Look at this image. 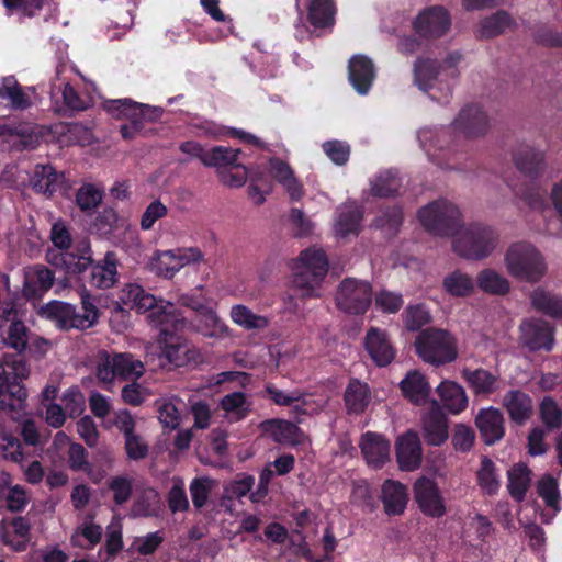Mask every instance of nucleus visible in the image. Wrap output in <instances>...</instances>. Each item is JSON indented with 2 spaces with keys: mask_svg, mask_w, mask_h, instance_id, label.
<instances>
[{
  "mask_svg": "<svg viewBox=\"0 0 562 562\" xmlns=\"http://www.w3.org/2000/svg\"><path fill=\"white\" fill-rule=\"evenodd\" d=\"M161 501L159 493L149 487L145 488L133 505V513L136 516H154L160 509Z\"/></svg>",
  "mask_w": 562,
  "mask_h": 562,
  "instance_id": "obj_52",
  "label": "nucleus"
},
{
  "mask_svg": "<svg viewBox=\"0 0 562 562\" xmlns=\"http://www.w3.org/2000/svg\"><path fill=\"white\" fill-rule=\"evenodd\" d=\"M400 187L401 180L397 177V173L393 171H384L371 182V192L376 196H391L397 193Z\"/></svg>",
  "mask_w": 562,
  "mask_h": 562,
  "instance_id": "obj_54",
  "label": "nucleus"
},
{
  "mask_svg": "<svg viewBox=\"0 0 562 562\" xmlns=\"http://www.w3.org/2000/svg\"><path fill=\"white\" fill-rule=\"evenodd\" d=\"M82 305V313L79 314L76 307L61 301H50L38 310L41 317L53 321L59 328L87 329L92 327L99 317L98 308L91 301L88 291L82 288L79 292Z\"/></svg>",
  "mask_w": 562,
  "mask_h": 562,
  "instance_id": "obj_6",
  "label": "nucleus"
},
{
  "mask_svg": "<svg viewBox=\"0 0 562 562\" xmlns=\"http://www.w3.org/2000/svg\"><path fill=\"white\" fill-rule=\"evenodd\" d=\"M182 304L190 306L198 312L196 330L203 336L214 339H224L231 336V329L227 324L220 318L217 313L200 303H191L187 297H182Z\"/></svg>",
  "mask_w": 562,
  "mask_h": 562,
  "instance_id": "obj_16",
  "label": "nucleus"
},
{
  "mask_svg": "<svg viewBox=\"0 0 562 562\" xmlns=\"http://www.w3.org/2000/svg\"><path fill=\"white\" fill-rule=\"evenodd\" d=\"M462 376L477 395H490L499 389L498 378L484 369H465Z\"/></svg>",
  "mask_w": 562,
  "mask_h": 562,
  "instance_id": "obj_38",
  "label": "nucleus"
},
{
  "mask_svg": "<svg viewBox=\"0 0 562 562\" xmlns=\"http://www.w3.org/2000/svg\"><path fill=\"white\" fill-rule=\"evenodd\" d=\"M252 403L243 392H233L225 395L220 407L224 412V416L229 422L236 423L247 417L251 409Z\"/></svg>",
  "mask_w": 562,
  "mask_h": 562,
  "instance_id": "obj_36",
  "label": "nucleus"
},
{
  "mask_svg": "<svg viewBox=\"0 0 562 562\" xmlns=\"http://www.w3.org/2000/svg\"><path fill=\"white\" fill-rule=\"evenodd\" d=\"M476 284L483 292L493 295H505L510 290L508 279L492 268H485L477 273Z\"/></svg>",
  "mask_w": 562,
  "mask_h": 562,
  "instance_id": "obj_40",
  "label": "nucleus"
},
{
  "mask_svg": "<svg viewBox=\"0 0 562 562\" xmlns=\"http://www.w3.org/2000/svg\"><path fill=\"white\" fill-rule=\"evenodd\" d=\"M30 526L25 518H14L10 524H0V539L15 551L25 549L29 541Z\"/></svg>",
  "mask_w": 562,
  "mask_h": 562,
  "instance_id": "obj_31",
  "label": "nucleus"
},
{
  "mask_svg": "<svg viewBox=\"0 0 562 562\" xmlns=\"http://www.w3.org/2000/svg\"><path fill=\"white\" fill-rule=\"evenodd\" d=\"M512 191L531 209L539 210L544 204L543 195L535 184L528 183L520 188L512 187Z\"/></svg>",
  "mask_w": 562,
  "mask_h": 562,
  "instance_id": "obj_63",
  "label": "nucleus"
},
{
  "mask_svg": "<svg viewBox=\"0 0 562 562\" xmlns=\"http://www.w3.org/2000/svg\"><path fill=\"white\" fill-rule=\"evenodd\" d=\"M349 80L359 94H367L375 78L372 61L362 55L355 56L349 61Z\"/></svg>",
  "mask_w": 562,
  "mask_h": 562,
  "instance_id": "obj_26",
  "label": "nucleus"
},
{
  "mask_svg": "<svg viewBox=\"0 0 562 562\" xmlns=\"http://www.w3.org/2000/svg\"><path fill=\"white\" fill-rule=\"evenodd\" d=\"M499 245L498 231L486 224H473L456 232L452 248L456 254L469 260H483L490 257Z\"/></svg>",
  "mask_w": 562,
  "mask_h": 562,
  "instance_id": "obj_5",
  "label": "nucleus"
},
{
  "mask_svg": "<svg viewBox=\"0 0 562 562\" xmlns=\"http://www.w3.org/2000/svg\"><path fill=\"white\" fill-rule=\"evenodd\" d=\"M403 321L408 330L415 331L430 321V315L424 305H409L403 314Z\"/></svg>",
  "mask_w": 562,
  "mask_h": 562,
  "instance_id": "obj_57",
  "label": "nucleus"
},
{
  "mask_svg": "<svg viewBox=\"0 0 562 562\" xmlns=\"http://www.w3.org/2000/svg\"><path fill=\"white\" fill-rule=\"evenodd\" d=\"M239 155V149L216 146L206 150V155L203 156V165L206 167L229 168L238 162Z\"/></svg>",
  "mask_w": 562,
  "mask_h": 562,
  "instance_id": "obj_47",
  "label": "nucleus"
},
{
  "mask_svg": "<svg viewBox=\"0 0 562 562\" xmlns=\"http://www.w3.org/2000/svg\"><path fill=\"white\" fill-rule=\"evenodd\" d=\"M63 181V175L57 173L52 166L38 165L33 171L30 184L36 192L52 195L60 188Z\"/></svg>",
  "mask_w": 562,
  "mask_h": 562,
  "instance_id": "obj_33",
  "label": "nucleus"
},
{
  "mask_svg": "<svg viewBox=\"0 0 562 562\" xmlns=\"http://www.w3.org/2000/svg\"><path fill=\"white\" fill-rule=\"evenodd\" d=\"M0 98L8 101L13 109L23 110L31 105L29 95L22 90L13 76L2 78L0 82Z\"/></svg>",
  "mask_w": 562,
  "mask_h": 562,
  "instance_id": "obj_45",
  "label": "nucleus"
},
{
  "mask_svg": "<svg viewBox=\"0 0 562 562\" xmlns=\"http://www.w3.org/2000/svg\"><path fill=\"white\" fill-rule=\"evenodd\" d=\"M267 431L274 441L283 445H299L303 441V434L300 428L285 420H269L263 424Z\"/></svg>",
  "mask_w": 562,
  "mask_h": 562,
  "instance_id": "obj_37",
  "label": "nucleus"
},
{
  "mask_svg": "<svg viewBox=\"0 0 562 562\" xmlns=\"http://www.w3.org/2000/svg\"><path fill=\"white\" fill-rule=\"evenodd\" d=\"M513 24L510 15L499 11L482 20L477 33L481 37H494L510 29Z\"/></svg>",
  "mask_w": 562,
  "mask_h": 562,
  "instance_id": "obj_50",
  "label": "nucleus"
},
{
  "mask_svg": "<svg viewBox=\"0 0 562 562\" xmlns=\"http://www.w3.org/2000/svg\"><path fill=\"white\" fill-rule=\"evenodd\" d=\"M328 272L325 251L317 247L303 250L293 265L292 288L303 299L322 295V283Z\"/></svg>",
  "mask_w": 562,
  "mask_h": 562,
  "instance_id": "obj_3",
  "label": "nucleus"
},
{
  "mask_svg": "<svg viewBox=\"0 0 562 562\" xmlns=\"http://www.w3.org/2000/svg\"><path fill=\"white\" fill-rule=\"evenodd\" d=\"M54 280V273L47 267H27L24 269L23 293L27 297H41L53 286Z\"/></svg>",
  "mask_w": 562,
  "mask_h": 562,
  "instance_id": "obj_25",
  "label": "nucleus"
},
{
  "mask_svg": "<svg viewBox=\"0 0 562 562\" xmlns=\"http://www.w3.org/2000/svg\"><path fill=\"white\" fill-rule=\"evenodd\" d=\"M418 220L429 233L438 236L453 237L461 227V212L453 203L439 200L422 207Z\"/></svg>",
  "mask_w": 562,
  "mask_h": 562,
  "instance_id": "obj_9",
  "label": "nucleus"
},
{
  "mask_svg": "<svg viewBox=\"0 0 562 562\" xmlns=\"http://www.w3.org/2000/svg\"><path fill=\"white\" fill-rule=\"evenodd\" d=\"M476 480L485 494L494 495L499 490L501 481L495 464L486 457L481 460V465L476 472Z\"/></svg>",
  "mask_w": 562,
  "mask_h": 562,
  "instance_id": "obj_48",
  "label": "nucleus"
},
{
  "mask_svg": "<svg viewBox=\"0 0 562 562\" xmlns=\"http://www.w3.org/2000/svg\"><path fill=\"white\" fill-rule=\"evenodd\" d=\"M442 288L453 297H467L474 293L475 282L470 274L456 270L443 278Z\"/></svg>",
  "mask_w": 562,
  "mask_h": 562,
  "instance_id": "obj_41",
  "label": "nucleus"
},
{
  "mask_svg": "<svg viewBox=\"0 0 562 562\" xmlns=\"http://www.w3.org/2000/svg\"><path fill=\"white\" fill-rule=\"evenodd\" d=\"M414 501L427 517L440 518L447 514V504L438 483L427 476L418 477L413 484Z\"/></svg>",
  "mask_w": 562,
  "mask_h": 562,
  "instance_id": "obj_13",
  "label": "nucleus"
},
{
  "mask_svg": "<svg viewBox=\"0 0 562 562\" xmlns=\"http://www.w3.org/2000/svg\"><path fill=\"white\" fill-rule=\"evenodd\" d=\"M133 130L138 131L144 121H155L161 115V109L134 102L130 108Z\"/></svg>",
  "mask_w": 562,
  "mask_h": 562,
  "instance_id": "obj_58",
  "label": "nucleus"
},
{
  "mask_svg": "<svg viewBox=\"0 0 562 562\" xmlns=\"http://www.w3.org/2000/svg\"><path fill=\"white\" fill-rule=\"evenodd\" d=\"M109 490L113 494V501L116 505L125 504L133 491V480L127 476H114L108 483Z\"/></svg>",
  "mask_w": 562,
  "mask_h": 562,
  "instance_id": "obj_59",
  "label": "nucleus"
},
{
  "mask_svg": "<svg viewBox=\"0 0 562 562\" xmlns=\"http://www.w3.org/2000/svg\"><path fill=\"white\" fill-rule=\"evenodd\" d=\"M414 30L424 37H440L451 25L448 11L441 5L424 9L415 19Z\"/></svg>",
  "mask_w": 562,
  "mask_h": 562,
  "instance_id": "obj_15",
  "label": "nucleus"
},
{
  "mask_svg": "<svg viewBox=\"0 0 562 562\" xmlns=\"http://www.w3.org/2000/svg\"><path fill=\"white\" fill-rule=\"evenodd\" d=\"M396 458L400 469L414 471L422 463V445L416 432L408 431L396 441Z\"/></svg>",
  "mask_w": 562,
  "mask_h": 562,
  "instance_id": "obj_21",
  "label": "nucleus"
},
{
  "mask_svg": "<svg viewBox=\"0 0 562 562\" xmlns=\"http://www.w3.org/2000/svg\"><path fill=\"white\" fill-rule=\"evenodd\" d=\"M229 317L234 324L245 330H261L268 327L269 318L254 313L244 304H235L231 307Z\"/></svg>",
  "mask_w": 562,
  "mask_h": 562,
  "instance_id": "obj_39",
  "label": "nucleus"
},
{
  "mask_svg": "<svg viewBox=\"0 0 562 562\" xmlns=\"http://www.w3.org/2000/svg\"><path fill=\"white\" fill-rule=\"evenodd\" d=\"M509 419L516 425H525L533 414L532 398L520 390L508 391L502 400Z\"/></svg>",
  "mask_w": 562,
  "mask_h": 562,
  "instance_id": "obj_22",
  "label": "nucleus"
},
{
  "mask_svg": "<svg viewBox=\"0 0 562 562\" xmlns=\"http://www.w3.org/2000/svg\"><path fill=\"white\" fill-rule=\"evenodd\" d=\"M201 263H205V256L199 247H178L155 251L149 260V269L156 276L170 280L184 267Z\"/></svg>",
  "mask_w": 562,
  "mask_h": 562,
  "instance_id": "obj_8",
  "label": "nucleus"
},
{
  "mask_svg": "<svg viewBox=\"0 0 562 562\" xmlns=\"http://www.w3.org/2000/svg\"><path fill=\"white\" fill-rule=\"evenodd\" d=\"M91 284L99 289H109L117 280V259L113 252H106L103 260L94 265L90 273Z\"/></svg>",
  "mask_w": 562,
  "mask_h": 562,
  "instance_id": "obj_34",
  "label": "nucleus"
},
{
  "mask_svg": "<svg viewBox=\"0 0 562 562\" xmlns=\"http://www.w3.org/2000/svg\"><path fill=\"white\" fill-rule=\"evenodd\" d=\"M422 426L426 441L431 446H440L448 439V423L445 414L436 402L423 416Z\"/></svg>",
  "mask_w": 562,
  "mask_h": 562,
  "instance_id": "obj_23",
  "label": "nucleus"
},
{
  "mask_svg": "<svg viewBox=\"0 0 562 562\" xmlns=\"http://www.w3.org/2000/svg\"><path fill=\"white\" fill-rule=\"evenodd\" d=\"M183 327L184 325L179 328V330H181ZM173 331H178V329L170 327L167 334H162L160 331V335L164 336L162 340L165 344L164 356L168 362L176 367H182L191 362H196L200 358L199 350L192 347L186 340H182L178 337H172Z\"/></svg>",
  "mask_w": 562,
  "mask_h": 562,
  "instance_id": "obj_17",
  "label": "nucleus"
},
{
  "mask_svg": "<svg viewBox=\"0 0 562 562\" xmlns=\"http://www.w3.org/2000/svg\"><path fill=\"white\" fill-rule=\"evenodd\" d=\"M362 212L356 203H346L337 210L334 232L337 237L345 238L358 235L361 227Z\"/></svg>",
  "mask_w": 562,
  "mask_h": 562,
  "instance_id": "obj_28",
  "label": "nucleus"
},
{
  "mask_svg": "<svg viewBox=\"0 0 562 562\" xmlns=\"http://www.w3.org/2000/svg\"><path fill=\"white\" fill-rule=\"evenodd\" d=\"M415 345L419 357L432 364L451 362L457 357L453 338L442 329L424 330L417 337Z\"/></svg>",
  "mask_w": 562,
  "mask_h": 562,
  "instance_id": "obj_10",
  "label": "nucleus"
},
{
  "mask_svg": "<svg viewBox=\"0 0 562 562\" xmlns=\"http://www.w3.org/2000/svg\"><path fill=\"white\" fill-rule=\"evenodd\" d=\"M540 416L549 428L562 425V411L551 397H544L540 404Z\"/></svg>",
  "mask_w": 562,
  "mask_h": 562,
  "instance_id": "obj_64",
  "label": "nucleus"
},
{
  "mask_svg": "<svg viewBox=\"0 0 562 562\" xmlns=\"http://www.w3.org/2000/svg\"><path fill=\"white\" fill-rule=\"evenodd\" d=\"M403 395L413 404L422 405L428 400L430 387L425 376L418 371H411L400 383Z\"/></svg>",
  "mask_w": 562,
  "mask_h": 562,
  "instance_id": "obj_32",
  "label": "nucleus"
},
{
  "mask_svg": "<svg viewBox=\"0 0 562 562\" xmlns=\"http://www.w3.org/2000/svg\"><path fill=\"white\" fill-rule=\"evenodd\" d=\"M102 537L101 526L93 522L91 517H87L74 531L70 538L72 546L90 549L93 548Z\"/></svg>",
  "mask_w": 562,
  "mask_h": 562,
  "instance_id": "obj_42",
  "label": "nucleus"
},
{
  "mask_svg": "<svg viewBox=\"0 0 562 562\" xmlns=\"http://www.w3.org/2000/svg\"><path fill=\"white\" fill-rule=\"evenodd\" d=\"M30 368L16 356H4L0 360V407L14 411L20 408L27 396L20 382L27 379Z\"/></svg>",
  "mask_w": 562,
  "mask_h": 562,
  "instance_id": "obj_7",
  "label": "nucleus"
},
{
  "mask_svg": "<svg viewBox=\"0 0 562 562\" xmlns=\"http://www.w3.org/2000/svg\"><path fill=\"white\" fill-rule=\"evenodd\" d=\"M504 423L502 412L492 406L481 409L475 418L476 427L486 445H494L504 437Z\"/></svg>",
  "mask_w": 562,
  "mask_h": 562,
  "instance_id": "obj_18",
  "label": "nucleus"
},
{
  "mask_svg": "<svg viewBox=\"0 0 562 562\" xmlns=\"http://www.w3.org/2000/svg\"><path fill=\"white\" fill-rule=\"evenodd\" d=\"M345 402L349 412L362 413L370 402L368 385L357 379L350 380L345 391Z\"/></svg>",
  "mask_w": 562,
  "mask_h": 562,
  "instance_id": "obj_43",
  "label": "nucleus"
},
{
  "mask_svg": "<svg viewBox=\"0 0 562 562\" xmlns=\"http://www.w3.org/2000/svg\"><path fill=\"white\" fill-rule=\"evenodd\" d=\"M381 498L387 515H402L408 503L407 487L398 481L386 480L382 485Z\"/></svg>",
  "mask_w": 562,
  "mask_h": 562,
  "instance_id": "obj_27",
  "label": "nucleus"
},
{
  "mask_svg": "<svg viewBox=\"0 0 562 562\" xmlns=\"http://www.w3.org/2000/svg\"><path fill=\"white\" fill-rule=\"evenodd\" d=\"M504 266L512 278L529 283L540 282L548 271L542 252L528 241L510 244L504 254Z\"/></svg>",
  "mask_w": 562,
  "mask_h": 562,
  "instance_id": "obj_4",
  "label": "nucleus"
},
{
  "mask_svg": "<svg viewBox=\"0 0 562 562\" xmlns=\"http://www.w3.org/2000/svg\"><path fill=\"white\" fill-rule=\"evenodd\" d=\"M372 290L366 281L345 279L336 294V305L348 314H362L371 304Z\"/></svg>",
  "mask_w": 562,
  "mask_h": 562,
  "instance_id": "obj_12",
  "label": "nucleus"
},
{
  "mask_svg": "<svg viewBox=\"0 0 562 562\" xmlns=\"http://www.w3.org/2000/svg\"><path fill=\"white\" fill-rule=\"evenodd\" d=\"M516 168L528 177H539L546 170L544 153L529 145H521L513 153Z\"/></svg>",
  "mask_w": 562,
  "mask_h": 562,
  "instance_id": "obj_24",
  "label": "nucleus"
},
{
  "mask_svg": "<svg viewBox=\"0 0 562 562\" xmlns=\"http://www.w3.org/2000/svg\"><path fill=\"white\" fill-rule=\"evenodd\" d=\"M117 378L137 379L144 373V364L131 353H116L113 356Z\"/></svg>",
  "mask_w": 562,
  "mask_h": 562,
  "instance_id": "obj_51",
  "label": "nucleus"
},
{
  "mask_svg": "<svg viewBox=\"0 0 562 562\" xmlns=\"http://www.w3.org/2000/svg\"><path fill=\"white\" fill-rule=\"evenodd\" d=\"M364 347L371 359L380 367L387 366L395 358V349L387 334L376 327H371L364 338Z\"/></svg>",
  "mask_w": 562,
  "mask_h": 562,
  "instance_id": "obj_19",
  "label": "nucleus"
},
{
  "mask_svg": "<svg viewBox=\"0 0 562 562\" xmlns=\"http://www.w3.org/2000/svg\"><path fill=\"white\" fill-rule=\"evenodd\" d=\"M160 424L169 429H176L180 424V415L176 404L171 400H159L156 403Z\"/></svg>",
  "mask_w": 562,
  "mask_h": 562,
  "instance_id": "obj_56",
  "label": "nucleus"
},
{
  "mask_svg": "<svg viewBox=\"0 0 562 562\" xmlns=\"http://www.w3.org/2000/svg\"><path fill=\"white\" fill-rule=\"evenodd\" d=\"M520 342L528 349L550 351L554 345V328L544 319L529 318L520 324Z\"/></svg>",
  "mask_w": 562,
  "mask_h": 562,
  "instance_id": "obj_14",
  "label": "nucleus"
},
{
  "mask_svg": "<svg viewBox=\"0 0 562 562\" xmlns=\"http://www.w3.org/2000/svg\"><path fill=\"white\" fill-rule=\"evenodd\" d=\"M436 392L443 408L451 414H459L468 406L469 401L464 389L453 381H442Z\"/></svg>",
  "mask_w": 562,
  "mask_h": 562,
  "instance_id": "obj_30",
  "label": "nucleus"
},
{
  "mask_svg": "<svg viewBox=\"0 0 562 562\" xmlns=\"http://www.w3.org/2000/svg\"><path fill=\"white\" fill-rule=\"evenodd\" d=\"M420 148L440 168H448L453 156V137L448 128L423 127L417 132Z\"/></svg>",
  "mask_w": 562,
  "mask_h": 562,
  "instance_id": "obj_11",
  "label": "nucleus"
},
{
  "mask_svg": "<svg viewBox=\"0 0 562 562\" xmlns=\"http://www.w3.org/2000/svg\"><path fill=\"white\" fill-rule=\"evenodd\" d=\"M507 488L518 502L522 501L531 482V471L526 464L518 463L508 470Z\"/></svg>",
  "mask_w": 562,
  "mask_h": 562,
  "instance_id": "obj_44",
  "label": "nucleus"
},
{
  "mask_svg": "<svg viewBox=\"0 0 562 562\" xmlns=\"http://www.w3.org/2000/svg\"><path fill=\"white\" fill-rule=\"evenodd\" d=\"M361 451L368 464L382 467L390 457V442L381 435L367 432L361 440Z\"/></svg>",
  "mask_w": 562,
  "mask_h": 562,
  "instance_id": "obj_29",
  "label": "nucleus"
},
{
  "mask_svg": "<svg viewBox=\"0 0 562 562\" xmlns=\"http://www.w3.org/2000/svg\"><path fill=\"white\" fill-rule=\"evenodd\" d=\"M335 8L333 0H313L308 8L311 23L316 26L330 25L334 21Z\"/></svg>",
  "mask_w": 562,
  "mask_h": 562,
  "instance_id": "obj_53",
  "label": "nucleus"
},
{
  "mask_svg": "<svg viewBox=\"0 0 562 562\" xmlns=\"http://www.w3.org/2000/svg\"><path fill=\"white\" fill-rule=\"evenodd\" d=\"M461 59L459 52L449 53L440 65L430 58H418L414 64L415 85L432 100L448 102L451 83L459 76L458 65Z\"/></svg>",
  "mask_w": 562,
  "mask_h": 562,
  "instance_id": "obj_1",
  "label": "nucleus"
},
{
  "mask_svg": "<svg viewBox=\"0 0 562 562\" xmlns=\"http://www.w3.org/2000/svg\"><path fill=\"white\" fill-rule=\"evenodd\" d=\"M168 506L172 513L183 512L189 507L184 482L180 477L172 479V486L168 493Z\"/></svg>",
  "mask_w": 562,
  "mask_h": 562,
  "instance_id": "obj_61",
  "label": "nucleus"
},
{
  "mask_svg": "<svg viewBox=\"0 0 562 562\" xmlns=\"http://www.w3.org/2000/svg\"><path fill=\"white\" fill-rule=\"evenodd\" d=\"M537 488L539 496L543 498L546 504L553 509L554 514L558 513L560 510V495L557 481L551 476H544L539 481Z\"/></svg>",
  "mask_w": 562,
  "mask_h": 562,
  "instance_id": "obj_60",
  "label": "nucleus"
},
{
  "mask_svg": "<svg viewBox=\"0 0 562 562\" xmlns=\"http://www.w3.org/2000/svg\"><path fill=\"white\" fill-rule=\"evenodd\" d=\"M531 306L550 317L562 318V296L546 289L536 288L529 295Z\"/></svg>",
  "mask_w": 562,
  "mask_h": 562,
  "instance_id": "obj_35",
  "label": "nucleus"
},
{
  "mask_svg": "<svg viewBox=\"0 0 562 562\" xmlns=\"http://www.w3.org/2000/svg\"><path fill=\"white\" fill-rule=\"evenodd\" d=\"M272 191V184L265 181V176L259 170H251L248 195L256 205L265 203L266 198Z\"/></svg>",
  "mask_w": 562,
  "mask_h": 562,
  "instance_id": "obj_55",
  "label": "nucleus"
},
{
  "mask_svg": "<svg viewBox=\"0 0 562 562\" xmlns=\"http://www.w3.org/2000/svg\"><path fill=\"white\" fill-rule=\"evenodd\" d=\"M453 127L467 136H479L487 131L488 117L481 106L475 104L467 105L454 119Z\"/></svg>",
  "mask_w": 562,
  "mask_h": 562,
  "instance_id": "obj_20",
  "label": "nucleus"
},
{
  "mask_svg": "<svg viewBox=\"0 0 562 562\" xmlns=\"http://www.w3.org/2000/svg\"><path fill=\"white\" fill-rule=\"evenodd\" d=\"M48 261L54 266H60L68 274H79L88 269L90 259L85 256H75L68 252H48Z\"/></svg>",
  "mask_w": 562,
  "mask_h": 562,
  "instance_id": "obj_49",
  "label": "nucleus"
},
{
  "mask_svg": "<svg viewBox=\"0 0 562 562\" xmlns=\"http://www.w3.org/2000/svg\"><path fill=\"white\" fill-rule=\"evenodd\" d=\"M119 300L138 313L148 312V323L161 329L162 334H167L170 327L179 329L183 326V316L175 310L172 303L157 300L139 284H125L120 291Z\"/></svg>",
  "mask_w": 562,
  "mask_h": 562,
  "instance_id": "obj_2",
  "label": "nucleus"
},
{
  "mask_svg": "<svg viewBox=\"0 0 562 562\" xmlns=\"http://www.w3.org/2000/svg\"><path fill=\"white\" fill-rule=\"evenodd\" d=\"M162 541V535L159 531H155L145 536L135 537L131 548L142 555H148L153 554Z\"/></svg>",
  "mask_w": 562,
  "mask_h": 562,
  "instance_id": "obj_62",
  "label": "nucleus"
},
{
  "mask_svg": "<svg viewBox=\"0 0 562 562\" xmlns=\"http://www.w3.org/2000/svg\"><path fill=\"white\" fill-rule=\"evenodd\" d=\"M266 392L268 396L273 401L276 405L279 406H291L296 412H301L303 414H306V409H302V406H305L307 404L305 393H303L300 390H293V391H282L274 386L273 384L266 385Z\"/></svg>",
  "mask_w": 562,
  "mask_h": 562,
  "instance_id": "obj_46",
  "label": "nucleus"
}]
</instances>
